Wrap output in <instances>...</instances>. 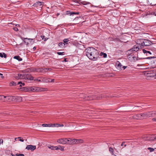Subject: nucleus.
I'll list each match as a JSON object with an SVG mask.
<instances>
[{"label":"nucleus","mask_w":156,"mask_h":156,"mask_svg":"<svg viewBox=\"0 0 156 156\" xmlns=\"http://www.w3.org/2000/svg\"><path fill=\"white\" fill-rule=\"evenodd\" d=\"M96 97V99H100L101 98L102 96H101L100 94H99L98 95V96H96V95H95Z\"/></svg>","instance_id":"nucleus-34"},{"label":"nucleus","mask_w":156,"mask_h":156,"mask_svg":"<svg viewBox=\"0 0 156 156\" xmlns=\"http://www.w3.org/2000/svg\"><path fill=\"white\" fill-rule=\"evenodd\" d=\"M36 49V47H34L33 48V49L34 51H35Z\"/></svg>","instance_id":"nucleus-53"},{"label":"nucleus","mask_w":156,"mask_h":156,"mask_svg":"<svg viewBox=\"0 0 156 156\" xmlns=\"http://www.w3.org/2000/svg\"><path fill=\"white\" fill-rule=\"evenodd\" d=\"M0 75H2V74H1V73H0Z\"/></svg>","instance_id":"nucleus-63"},{"label":"nucleus","mask_w":156,"mask_h":156,"mask_svg":"<svg viewBox=\"0 0 156 156\" xmlns=\"http://www.w3.org/2000/svg\"><path fill=\"white\" fill-rule=\"evenodd\" d=\"M142 139L145 141L154 140L155 137H152L150 135H144L142 137Z\"/></svg>","instance_id":"nucleus-6"},{"label":"nucleus","mask_w":156,"mask_h":156,"mask_svg":"<svg viewBox=\"0 0 156 156\" xmlns=\"http://www.w3.org/2000/svg\"><path fill=\"white\" fill-rule=\"evenodd\" d=\"M54 148H55V149L56 150H60L62 151H64V146H58L57 147H55Z\"/></svg>","instance_id":"nucleus-18"},{"label":"nucleus","mask_w":156,"mask_h":156,"mask_svg":"<svg viewBox=\"0 0 156 156\" xmlns=\"http://www.w3.org/2000/svg\"><path fill=\"white\" fill-rule=\"evenodd\" d=\"M128 57L129 58H130V55H129L128 56Z\"/></svg>","instance_id":"nucleus-61"},{"label":"nucleus","mask_w":156,"mask_h":156,"mask_svg":"<svg viewBox=\"0 0 156 156\" xmlns=\"http://www.w3.org/2000/svg\"><path fill=\"white\" fill-rule=\"evenodd\" d=\"M16 85V84L14 82H12L10 84V86H13V85L15 86Z\"/></svg>","instance_id":"nucleus-41"},{"label":"nucleus","mask_w":156,"mask_h":156,"mask_svg":"<svg viewBox=\"0 0 156 156\" xmlns=\"http://www.w3.org/2000/svg\"><path fill=\"white\" fill-rule=\"evenodd\" d=\"M5 96L0 95V99L5 101Z\"/></svg>","instance_id":"nucleus-30"},{"label":"nucleus","mask_w":156,"mask_h":156,"mask_svg":"<svg viewBox=\"0 0 156 156\" xmlns=\"http://www.w3.org/2000/svg\"><path fill=\"white\" fill-rule=\"evenodd\" d=\"M95 96L94 95H87L85 97V99L86 100H90L96 99Z\"/></svg>","instance_id":"nucleus-11"},{"label":"nucleus","mask_w":156,"mask_h":156,"mask_svg":"<svg viewBox=\"0 0 156 156\" xmlns=\"http://www.w3.org/2000/svg\"><path fill=\"white\" fill-rule=\"evenodd\" d=\"M44 68H41L39 69L38 70V71H37L38 72H44Z\"/></svg>","instance_id":"nucleus-36"},{"label":"nucleus","mask_w":156,"mask_h":156,"mask_svg":"<svg viewBox=\"0 0 156 156\" xmlns=\"http://www.w3.org/2000/svg\"><path fill=\"white\" fill-rule=\"evenodd\" d=\"M56 127H63V126L64 125L63 124H59L57 123V124L56 125Z\"/></svg>","instance_id":"nucleus-39"},{"label":"nucleus","mask_w":156,"mask_h":156,"mask_svg":"<svg viewBox=\"0 0 156 156\" xmlns=\"http://www.w3.org/2000/svg\"><path fill=\"white\" fill-rule=\"evenodd\" d=\"M153 114H155V111L148 112L143 114V118H146L147 117L151 116H153Z\"/></svg>","instance_id":"nucleus-4"},{"label":"nucleus","mask_w":156,"mask_h":156,"mask_svg":"<svg viewBox=\"0 0 156 156\" xmlns=\"http://www.w3.org/2000/svg\"><path fill=\"white\" fill-rule=\"evenodd\" d=\"M67 144H76V139H67Z\"/></svg>","instance_id":"nucleus-13"},{"label":"nucleus","mask_w":156,"mask_h":156,"mask_svg":"<svg viewBox=\"0 0 156 156\" xmlns=\"http://www.w3.org/2000/svg\"><path fill=\"white\" fill-rule=\"evenodd\" d=\"M20 154H16L15 155L16 156H20Z\"/></svg>","instance_id":"nucleus-54"},{"label":"nucleus","mask_w":156,"mask_h":156,"mask_svg":"<svg viewBox=\"0 0 156 156\" xmlns=\"http://www.w3.org/2000/svg\"><path fill=\"white\" fill-rule=\"evenodd\" d=\"M34 6L37 7L38 9H41L42 7V4L41 2H38L35 3Z\"/></svg>","instance_id":"nucleus-12"},{"label":"nucleus","mask_w":156,"mask_h":156,"mask_svg":"<svg viewBox=\"0 0 156 156\" xmlns=\"http://www.w3.org/2000/svg\"><path fill=\"white\" fill-rule=\"evenodd\" d=\"M127 67V66H123L122 67V68L123 69V70L125 69Z\"/></svg>","instance_id":"nucleus-50"},{"label":"nucleus","mask_w":156,"mask_h":156,"mask_svg":"<svg viewBox=\"0 0 156 156\" xmlns=\"http://www.w3.org/2000/svg\"><path fill=\"white\" fill-rule=\"evenodd\" d=\"M32 40L33 39H32L25 38L24 39V42L26 45H28L29 44V43L31 42Z\"/></svg>","instance_id":"nucleus-15"},{"label":"nucleus","mask_w":156,"mask_h":156,"mask_svg":"<svg viewBox=\"0 0 156 156\" xmlns=\"http://www.w3.org/2000/svg\"><path fill=\"white\" fill-rule=\"evenodd\" d=\"M51 79L47 78H43L42 80V82L45 83H49L50 82Z\"/></svg>","instance_id":"nucleus-19"},{"label":"nucleus","mask_w":156,"mask_h":156,"mask_svg":"<svg viewBox=\"0 0 156 156\" xmlns=\"http://www.w3.org/2000/svg\"><path fill=\"white\" fill-rule=\"evenodd\" d=\"M0 57H1L2 58H3V57H4L5 58H6V55L4 53H0Z\"/></svg>","instance_id":"nucleus-29"},{"label":"nucleus","mask_w":156,"mask_h":156,"mask_svg":"<svg viewBox=\"0 0 156 156\" xmlns=\"http://www.w3.org/2000/svg\"><path fill=\"white\" fill-rule=\"evenodd\" d=\"M3 143V140L2 139H0V144H2Z\"/></svg>","instance_id":"nucleus-48"},{"label":"nucleus","mask_w":156,"mask_h":156,"mask_svg":"<svg viewBox=\"0 0 156 156\" xmlns=\"http://www.w3.org/2000/svg\"><path fill=\"white\" fill-rule=\"evenodd\" d=\"M20 84H21L23 86L24 85V83H22L21 82H19L17 83V85H19Z\"/></svg>","instance_id":"nucleus-42"},{"label":"nucleus","mask_w":156,"mask_h":156,"mask_svg":"<svg viewBox=\"0 0 156 156\" xmlns=\"http://www.w3.org/2000/svg\"><path fill=\"white\" fill-rule=\"evenodd\" d=\"M12 96H5V101H11Z\"/></svg>","instance_id":"nucleus-20"},{"label":"nucleus","mask_w":156,"mask_h":156,"mask_svg":"<svg viewBox=\"0 0 156 156\" xmlns=\"http://www.w3.org/2000/svg\"><path fill=\"white\" fill-rule=\"evenodd\" d=\"M36 149V146L35 145H27V146L26 149L28 150H30L32 151H34Z\"/></svg>","instance_id":"nucleus-10"},{"label":"nucleus","mask_w":156,"mask_h":156,"mask_svg":"<svg viewBox=\"0 0 156 156\" xmlns=\"http://www.w3.org/2000/svg\"><path fill=\"white\" fill-rule=\"evenodd\" d=\"M57 124V123L56 124H52V126H51V127H56V125Z\"/></svg>","instance_id":"nucleus-43"},{"label":"nucleus","mask_w":156,"mask_h":156,"mask_svg":"<svg viewBox=\"0 0 156 156\" xmlns=\"http://www.w3.org/2000/svg\"><path fill=\"white\" fill-rule=\"evenodd\" d=\"M37 92L40 91H44L47 90V88H40L39 87H37Z\"/></svg>","instance_id":"nucleus-22"},{"label":"nucleus","mask_w":156,"mask_h":156,"mask_svg":"<svg viewBox=\"0 0 156 156\" xmlns=\"http://www.w3.org/2000/svg\"><path fill=\"white\" fill-rule=\"evenodd\" d=\"M82 20V18L80 17H77L76 18L73 20V21L74 22V23L75 24H77L79 23H80L81 22V20Z\"/></svg>","instance_id":"nucleus-14"},{"label":"nucleus","mask_w":156,"mask_h":156,"mask_svg":"<svg viewBox=\"0 0 156 156\" xmlns=\"http://www.w3.org/2000/svg\"><path fill=\"white\" fill-rule=\"evenodd\" d=\"M25 90L26 92H37V87H29L26 88Z\"/></svg>","instance_id":"nucleus-5"},{"label":"nucleus","mask_w":156,"mask_h":156,"mask_svg":"<svg viewBox=\"0 0 156 156\" xmlns=\"http://www.w3.org/2000/svg\"><path fill=\"white\" fill-rule=\"evenodd\" d=\"M64 52H57V53L58 55H64Z\"/></svg>","instance_id":"nucleus-37"},{"label":"nucleus","mask_w":156,"mask_h":156,"mask_svg":"<svg viewBox=\"0 0 156 156\" xmlns=\"http://www.w3.org/2000/svg\"><path fill=\"white\" fill-rule=\"evenodd\" d=\"M116 66L118 69H122V65L119 61H117L116 63Z\"/></svg>","instance_id":"nucleus-17"},{"label":"nucleus","mask_w":156,"mask_h":156,"mask_svg":"<svg viewBox=\"0 0 156 156\" xmlns=\"http://www.w3.org/2000/svg\"><path fill=\"white\" fill-rule=\"evenodd\" d=\"M100 55H101L104 58H106L107 56V55L105 53L101 52L100 53Z\"/></svg>","instance_id":"nucleus-32"},{"label":"nucleus","mask_w":156,"mask_h":156,"mask_svg":"<svg viewBox=\"0 0 156 156\" xmlns=\"http://www.w3.org/2000/svg\"><path fill=\"white\" fill-rule=\"evenodd\" d=\"M125 143V142H123L121 144V146H123L124 145L123 144Z\"/></svg>","instance_id":"nucleus-52"},{"label":"nucleus","mask_w":156,"mask_h":156,"mask_svg":"<svg viewBox=\"0 0 156 156\" xmlns=\"http://www.w3.org/2000/svg\"><path fill=\"white\" fill-rule=\"evenodd\" d=\"M21 137H18V139H20L19 140L21 142H23L24 141V140L21 139Z\"/></svg>","instance_id":"nucleus-45"},{"label":"nucleus","mask_w":156,"mask_h":156,"mask_svg":"<svg viewBox=\"0 0 156 156\" xmlns=\"http://www.w3.org/2000/svg\"><path fill=\"white\" fill-rule=\"evenodd\" d=\"M33 80L34 81H39V82H41V80H40L38 79H37V78H35V79H34V78Z\"/></svg>","instance_id":"nucleus-40"},{"label":"nucleus","mask_w":156,"mask_h":156,"mask_svg":"<svg viewBox=\"0 0 156 156\" xmlns=\"http://www.w3.org/2000/svg\"><path fill=\"white\" fill-rule=\"evenodd\" d=\"M20 156H24V154H20Z\"/></svg>","instance_id":"nucleus-59"},{"label":"nucleus","mask_w":156,"mask_h":156,"mask_svg":"<svg viewBox=\"0 0 156 156\" xmlns=\"http://www.w3.org/2000/svg\"><path fill=\"white\" fill-rule=\"evenodd\" d=\"M137 43L140 44L142 48H143L145 46L150 45L152 42L148 40L140 39L137 40Z\"/></svg>","instance_id":"nucleus-2"},{"label":"nucleus","mask_w":156,"mask_h":156,"mask_svg":"<svg viewBox=\"0 0 156 156\" xmlns=\"http://www.w3.org/2000/svg\"><path fill=\"white\" fill-rule=\"evenodd\" d=\"M153 120L154 121H156V119L155 118H154L153 119Z\"/></svg>","instance_id":"nucleus-57"},{"label":"nucleus","mask_w":156,"mask_h":156,"mask_svg":"<svg viewBox=\"0 0 156 156\" xmlns=\"http://www.w3.org/2000/svg\"><path fill=\"white\" fill-rule=\"evenodd\" d=\"M16 26L18 27H19V24H16Z\"/></svg>","instance_id":"nucleus-60"},{"label":"nucleus","mask_w":156,"mask_h":156,"mask_svg":"<svg viewBox=\"0 0 156 156\" xmlns=\"http://www.w3.org/2000/svg\"><path fill=\"white\" fill-rule=\"evenodd\" d=\"M76 144L81 143L83 142V140L81 139H76Z\"/></svg>","instance_id":"nucleus-26"},{"label":"nucleus","mask_w":156,"mask_h":156,"mask_svg":"<svg viewBox=\"0 0 156 156\" xmlns=\"http://www.w3.org/2000/svg\"><path fill=\"white\" fill-rule=\"evenodd\" d=\"M148 149L150 150V152H152L154 151V149H153V148H152L151 147H148Z\"/></svg>","instance_id":"nucleus-38"},{"label":"nucleus","mask_w":156,"mask_h":156,"mask_svg":"<svg viewBox=\"0 0 156 156\" xmlns=\"http://www.w3.org/2000/svg\"><path fill=\"white\" fill-rule=\"evenodd\" d=\"M147 53H149L150 54H151V53L149 51H147Z\"/></svg>","instance_id":"nucleus-56"},{"label":"nucleus","mask_w":156,"mask_h":156,"mask_svg":"<svg viewBox=\"0 0 156 156\" xmlns=\"http://www.w3.org/2000/svg\"><path fill=\"white\" fill-rule=\"evenodd\" d=\"M48 68H44V72H48Z\"/></svg>","instance_id":"nucleus-46"},{"label":"nucleus","mask_w":156,"mask_h":156,"mask_svg":"<svg viewBox=\"0 0 156 156\" xmlns=\"http://www.w3.org/2000/svg\"><path fill=\"white\" fill-rule=\"evenodd\" d=\"M153 58V57H149L148 58H147V59H150V58Z\"/></svg>","instance_id":"nucleus-58"},{"label":"nucleus","mask_w":156,"mask_h":156,"mask_svg":"<svg viewBox=\"0 0 156 156\" xmlns=\"http://www.w3.org/2000/svg\"><path fill=\"white\" fill-rule=\"evenodd\" d=\"M16 102H20L22 100V98L21 97L16 96Z\"/></svg>","instance_id":"nucleus-23"},{"label":"nucleus","mask_w":156,"mask_h":156,"mask_svg":"<svg viewBox=\"0 0 156 156\" xmlns=\"http://www.w3.org/2000/svg\"><path fill=\"white\" fill-rule=\"evenodd\" d=\"M67 138H61L57 140L58 143L63 144H67Z\"/></svg>","instance_id":"nucleus-8"},{"label":"nucleus","mask_w":156,"mask_h":156,"mask_svg":"<svg viewBox=\"0 0 156 156\" xmlns=\"http://www.w3.org/2000/svg\"><path fill=\"white\" fill-rule=\"evenodd\" d=\"M109 151L111 153L112 155H113L114 156V155H115L114 154V150L112 148L110 147L109 148Z\"/></svg>","instance_id":"nucleus-27"},{"label":"nucleus","mask_w":156,"mask_h":156,"mask_svg":"<svg viewBox=\"0 0 156 156\" xmlns=\"http://www.w3.org/2000/svg\"><path fill=\"white\" fill-rule=\"evenodd\" d=\"M69 41V39L68 38H65L63 40V43L65 44H67V42Z\"/></svg>","instance_id":"nucleus-33"},{"label":"nucleus","mask_w":156,"mask_h":156,"mask_svg":"<svg viewBox=\"0 0 156 156\" xmlns=\"http://www.w3.org/2000/svg\"><path fill=\"white\" fill-rule=\"evenodd\" d=\"M143 52L144 53H147V51L145 50L144 49L143 50Z\"/></svg>","instance_id":"nucleus-47"},{"label":"nucleus","mask_w":156,"mask_h":156,"mask_svg":"<svg viewBox=\"0 0 156 156\" xmlns=\"http://www.w3.org/2000/svg\"><path fill=\"white\" fill-rule=\"evenodd\" d=\"M137 44L133 46V47L132 48L130 49L129 51H137L139 50V49L142 48V47L141 46L140 44H139L137 43V40L136 42Z\"/></svg>","instance_id":"nucleus-3"},{"label":"nucleus","mask_w":156,"mask_h":156,"mask_svg":"<svg viewBox=\"0 0 156 156\" xmlns=\"http://www.w3.org/2000/svg\"><path fill=\"white\" fill-rule=\"evenodd\" d=\"M54 82V79H51V80H50V82Z\"/></svg>","instance_id":"nucleus-51"},{"label":"nucleus","mask_w":156,"mask_h":156,"mask_svg":"<svg viewBox=\"0 0 156 156\" xmlns=\"http://www.w3.org/2000/svg\"><path fill=\"white\" fill-rule=\"evenodd\" d=\"M24 78L29 80H34V77L29 74L26 75Z\"/></svg>","instance_id":"nucleus-16"},{"label":"nucleus","mask_w":156,"mask_h":156,"mask_svg":"<svg viewBox=\"0 0 156 156\" xmlns=\"http://www.w3.org/2000/svg\"><path fill=\"white\" fill-rule=\"evenodd\" d=\"M11 101L13 102H16V96H12Z\"/></svg>","instance_id":"nucleus-31"},{"label":"nucleus","mask_w":156,"mask_h":156,"mask_svg":"<svg viewBox=\"0 0 156 156\" xmlns=\"http://www.w3.org/2000/svg\"><path fill=\"white\" fill-rule=\"evenodd\" d=\"M86 55L90 60H97L99 56L98 50L93 48H87L85 50Z\"/></svg>","instance_id":"nucleus-1"},{"label":"nucleus","mask_w":156,"mask_h":156,"mask_svg":"<svg viewBox=\"0 0 156 156\" xmlns=\"http://www.w3.org/2000/svg\"><path fill=\"white\" fill-rule=\"evenodd\" d=\"M12 156H14V155H13V154H12Z\"/></svg>","instance_id":"nucleus-64"},{"label":"nucleus","mask_w":156,"mask_h":156,"mask_svg":"<svg viewBox=\"0 0 156 156\" xmlns=\"http://www.w3.org/2000/svg\"><path fill=\"white\" fill-rule=\"evenodd\" d=\"M48 71H51L52 70V69L51 68H48Z\"/></svg>","instance_id":"nucleus-55"},{"label":"nucleus","mask_w":156,"mask_h":156,"mask_svg":"<svg viewBox=\"0 0 156 156\" xmlns=\"http://www.w3.org/2000/svg\"><path fill=\"white\" fill-rule=\"evenodd\" d=\"M13 29L15 31H17L18 30V28L17 27H13Z\"/></svg>","instance_id":"nucleus-44"},{"label":"nucleus","mask_w":156,"mask_h":156,"mask_svg":"<svg viewBox=\"0 0 156 156\" xmlns=\"http://www.w3.org/2000/svg\"><path fill=\"white\" fill-rule=\"evenodd\" d=\"M21 76H22L21 74H18V76L19 78H21Z\"/></svg>","instance_id":"nucleus-49"},{"label":"nucleus","mask_w":156,"mask_h":156,"mask_svg":"<svg viewBox=\"0 0 156 156\" xmlns=\"http://www.w3.org/2000/svg\"><path fill=\"white\" fill-rule=\"evenodd\" d=\"M147 74L148 75L147 76L150 77H154L156 76V70L154 69L151 70L149 72H147Z\"/></svg>","instance_id":"nucleus-7"},{"label":"nucleus","mask_w":156,"mask_h":156,"mask_svg":"<svg viewBox=\"0 0 156 156\" xmlns=\"http://www.w3.org/2000/svg\"><path fill=\"white\" fill-rule=\"evenodd\" d=\"M41 38H42V40H44V41H46L48 39L47 38H44V36L43 35H41Z\"/></svg>","instance_id":"nucleus-35"},{"label":"nucleus","mask_w":156,"mask_h":156,"mask_svg":"<svg viewBox=\"0 0 156 156\" xmlns=\"http://www.w3.org/2000/svg\"><path fill=\"white\" fill-rule=\"evenodd\" d=\"M131 117H132L131 119H144L142 113L134 115Z\"/></svg>","instance_id":"nucleus-9"},{"label":"nucleus","mask_w":156,"mask_h":156,"mask_svg":"<svg viewBox=\"0 0 156 156\" xmlns=\"http://www.w3.org/2000/svg\"><path fill=\"white\" fill-rule=\"evenodd\" d=\"M52 124H42V126L43 127H51V126H52Z\"/></svg>","instance_id":"nucleus-25"},{"label":"nucleus","mask_w":156,"mask_h":156,"mask_svg":"<svg viewBox=\"0 0 156 156\" xmlns=\"http://www.w3.org/2000/svg\"><path fill=\"white\" fill-rule=\"evenodd\" d=\"M67 14L69 15L70 16L73 15H78L79 12H67Z\"/></svg>","instance_id":"nucleus-21"},{"label":"nucleus","mask_w":156,"mask_h":156,"mask_svg":"<svg viewBox=\"0 0 156 156\" xmlns=\"http://www.w3.org/2000/svg\"><path fill=\"white\" fill-rule=\"evenodd\" d=\"M126 144H125L124 145V147H126Z\"/></svg>","instance_id":"nucleus-62"},{"label":"nucleus","mask_w":156,"mask_h":156,"mask_svg":"<svg viewBox=\"0 0 156 156\" xmlns=\"http://www.w3.org/2000/svg\"><path fill=\"white\" fill-rule=\"evenodd\" d=\"M14 58L18 60L19 61H21L22 60V59L20 58L19 56H15Z\"/></svg>","instance_id":"nucleus-28"},{"label":"nucleus","mask_w":156,"mask_h":156,"mask_svg":"<svg viewBox=\"0 0 156 156\" xmlns=\"http://www.w3.org/2000/svg\"><path fill=\"white\" fill-rule=\"evenodd\" d=\"M58 46L61 48L65 47V44L63 42H60L58 44Z\"/></svg>","instance_id":"nucleus-24"}]
</instances>
